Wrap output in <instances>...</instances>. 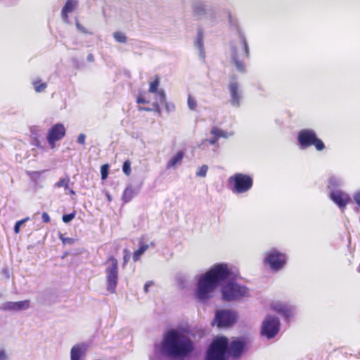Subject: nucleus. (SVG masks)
<instances>
[{"mask_svg": "<svg viewBox=\"0 0 360 360\" xmlns=\"http://www.w3.org/2000/svg\"><path fill=\"white\" fill-rule=\"evenodd\" d=\"M230 275L231 270L226 264L214 265L198 278L195 290L196 297L202 301L211 298L215 289Z\"/></svg>", "mask_w": 360, "mask_h": 360, "instance_id": "obj_1", "label": "nucleus"}, {"mask_svg": "<svg viewBox=\"0 0 360 360\" xmlns=\"http://www.w3.org/2000/svg\"><path fill=\"white\" fill-rule=\"evenodd\" d=\"M161 345L164 354L172 358L188 356L194 350L190 338L175 329H171L164 334Z\"/></svg>", "mask_w": 360, "mask_h": 360, "instance_id": "obj_2", "label": "nucleus"}, {"mask_svg": "<svg viewBox=\"0 0 360 360\" xmlns=\"http://www.w3.org/2000/svg\"><path fill=\"white\" fill-rule=\"evenodd\" d=\"M249 56L250 51L246 39L243 34H240L238 41L234 42L231 47V60L239 72H245L243 59Z\"/></svg>", "mask_w": 360, "mask_h": 360, "instance_id": "obj_3", "label": "nucleus"}, {"mask_svg": "<svg viewBox=\"0 0 360 360\" xmlns=\"http://www.w3.org/2000/svg\"><path fill=\"white\" fill-rule=\"evenodd\" d=\"M229 339L225 336L213 340L207 352L206 360H226Z\"/></svg>", "mask_w": 360, "mask_h": 360, "instance_id": "obj_4", "label": "nucleus"}, {"mask_svg": "<svg viewBox=\"0 0 360 360\" xmlns=\"http://www.w3.org/2000/svg\"><path fill=\"white\" fill-rule=\"evenodd\" d=\"M160 79L159 76L155 75L153 80L149 84L148 93L154 94L155 101L151 103V108H141L145 111H155L158 115H161L160 105L165 102L166 94L162 89H159Z\"/></svg>", "mask_w": 360, "mask_h": 360, "instance_id": "obj_5", "label": "nucleus"}, {"mask_svg": "<svg viewBox=\"0 0 360 360\" xmlns=\"http://www.w3.org/2000/svg\"><path fill=\"white\" fill-rule=\"evenodd\" d=\"M297 141L303 149L313 146L316 150L322 151L326 148L323 141L317 136L316 133L312 129H302L298 133Z\"/></svg>", "mask_w": 360, "mask_h": 360, "instance_id": "obj_6", "label": "nucleus"}, {"mask_svg": "<svg viewBox=\"0 0 360 360\" xmlns=\"http://www.w3.org/2000/svg\"><path fill=\"white\" fill-rule=\"evenodd\" d=\"M222 297L225 301H233L247 297L249 289L243 285L234 281H229L222 288Z\"/></svg>", "mask_w": 360, "mask_h": 360, "instance_id": "obj_7", "label": "nucleus"}, {"mask_svg": "<svg viewBox=\"0 0 360 360\" xmlns=\"http://www.w3.org/2000/svg\"><path fill=\"white\" fill-rule=\"evenodd\" d=\"M229 181L230 183L233 184L232 191L235 193H245L249 191L253 185L252 177L241 173L235 174L229 178Z\"/></svg>", "mask_w": 360, "mask_h": 360, "instance_id": "obj_8", "label": "nucleus"}, {"mask_svg": "<svg viewBox=\"0 0 360 360\" xmlns=\"http://www.w3.org/2000/svg\"><path fill=\"white\" fill-rule=\"evenodd\" d=\"M250 343V339L247 337L236 338L230 344L229 343L228 352L232 357L238 359L248 351Z\"/></svg>", "mask_w": 360, "mask_h": 360, "instance_id": "obj_9", "label": "nucleus"}, {"mask_svg": "<svg viewBox=\"0 0 360 360\" xmlns=\"http://www.w3.org/2000/svg\"><path fill=\"white\" fill-rule=\"evenodd\" d=\"M107 262H110V265L105 269L107 289L113 293L118 281V262L113 256L109 257Z\"/></svg>", "mask_w": 360, "mask_h": 360, "instance_id": "obj_10", "label": "nucleus"}, {"mask_svg": "<svg viewBox=\"0 0 360 360\" xmlns=\"http://www.w3.org/2000/svg\"><path fill=\"white\" fill-rule=\"evenodd\" d=\"M279 319L274 316L268 315L262 322L261 327V335L268 339L274 338L279 332Z\"/></svg>", "mask_w": 360, "mask_h": 360, "instance_id": "obj_11", "label": "nucleus"}, {"mask_svg": "<svg viewBox=\"0 0 360 360\" xmlns=\"http://www.w3.org/2000/svg\"><path fill=\"white\" fill-rule=\"evenodd\" d=\"M264 262L270 266L271 269L278 271L286 264L287 257L285 253L272 249L267 253Z\"/></svg>", "mask_w": 360, "mask_h": 360, "instance_id": "obj_12", "label": "nucleus"}, {"mask_svg": "<svg viewBox=\"0 0 360 360\" xmlns=\"http://www.w3.org/2000/svg\"><path fill=\"white\" fill-rule=\"evenodd\" d=\"M237 319L236 313L230 310H218L216 312L214 321L219 328L233 326Z\"/></svg>", "mask_w": 360, "mask_h": 360, "instance_id": "obj_13", "label": "nucleus"}, {"mask_svg": "<svg viewBox=\"0 0 360 360\" xmlns=\"http://www.w3.org/2000/svg\"><path fill=\"white\" fill-rule=\"evenodd\" d=\"M66 134V129L63 124L56 123L49 130L46 140L51 148L56 146V142L61 140Z\"/></svg>", "mask_w": 360, "mask_h": 360, "instance_id": "obj_14", "label": "nucleus"}, {"mask_svg": "<svg viewBox=\"0 0 360 360\" xmlns=\"http://www.w3.org/2000/svg\"><path fill=\"white\" fill-rule=\"evenodd\" d=\"M330 198L333 200L339 208L344 211L346 206L352 202L350 196L341 191H333L330 194Z\"/></svg>", "mask_w": 360, "mask_h": 360, "instance_id": "obj_15", "label": "nucleus"}, {"mask_svg": "<svg viewBox=\"0 0 360 360\" xmlns=\"http://www.w3.org/2000/svg\"><path fill=\"white\" fill-rule=\"evenodd\" d=\"M271 308L274 311L285 318H289L292 315V308L287 304L276 302L271 304Z\"/></svg>", "mask_w": 360, "mask_h": 360, "instance_id": "obj_16", "label": "nucleus"}, {"mask_svg": "<svg viewBox=\"0 0 360 360\" xmlns=\"http://www.w3.org/2000/svg\"><path fill=\"white\" fill-rule=\"evenodd\" d=\"M210 134L212 137L207 139V142L211 145H215L220 138L226 139L231 135V134H229L227 131L216 127H212L210 131Z\"/></svg>", "mask_w": 360, "mask_h": 360, "instance_id": "obj_17", "label": "nucleus"}, {"mask_svg": "<svg viewBox=\"0 0 360 360\" xmlns=\"http://www.w3.org/2000/svg\"><path fill=\"white\" fill-rule=\"evenodd\" d=\"M30 307L29 300H22L19 302H8L4 305V309L13 311H20L27 309Z\"/></svg>", "mask_w": 360, "mask_h": 360, "instance_id": "obj_18", "label": "nucleus"}, {"mask_svg": "<svg viewBox=\"0 0 360 360\" xmlns=\"http://www.w3.org/2000/svg\"><path fill=\"white\" fill-rule=\"evenodd\" d=\"M229 88L231 94V103L234 106L238 107L240 105V96L238 91V83H230Z\"/></svg>", "mask_w": 360, "mask_h": 360, "instance_id": "obj_19", "label": "nucleus"}, {"mask_svg": "<svg viewBox=\"0 0 360 360\" xmlns=\"http://www.w3.org/2000/svg\"><path fill=\"white\" fill-rule=\"evenodd\" d=\"M150 246H155V243L151 242L150 244H147L143 241V238L139 240V248L134 252L132 259L134 262L139 261L143 253L149 248Z\"/></svg>", "mask_w": 360, "mask_h": 360, "instance_id": "obj_20", "label": "nucleus"}, {"mask_svg": "<svg viewBox=\"0 0 360 360\" xmlns=\"http://www.w3.org/2000/svg\"><path fill=\"white\" fill-rule=\"evenodd\" d=\"M78 1L77 0H67L61 11V16L65 20H68V14L74 11Z\"/></svg>", "mask_w": 360, "mask_h": 360, "instance_id": "obj_21", "label": "nucleus"}, {"mask_svg": "<svg viewBox=\"0 0 360 360\" xmlns=\"http://www.w3.org/2000/svg\"><path fill=\"white\" fill-rule=\"evenodd\" d=\"M184 156V153L183 151H178V153L167 162V168L169 169L171 167H175L176 165H180L182 162Z\"/></svg>", "mask_w": 360, "mask_h": 360, "instance_id": "obj_22", "label": "nucleus"}, {"mask_svg": "<svg viewBox=\"0 0 360 360\" xmlns=\"http://www.w3.org/2000/svg\"><path fill=\"white\" fill-rule=\"evenodd\" d=\"M193 12L198 19L200 18L206 14L205 6L200 2L195 3L193 5Z\"/></svg>", "mask_w": 360, "mask_h": 360, "instance_id": "obj_23", "label": "nucleus"}, {"mask_svg": "<svg viewBox=\"0 0 360 360\" xmlns=\"http://www.w3.org/2000/svg\"><path fill=\"white\" fill-rule=\"evenodd\" d=\"M84 350L85 347L79 345L72 347L71 349V360H80V356Z\"/></svg>", "mask_w": 360, "mask_h": 360, "instance_id": "obj_24", "label": "nucleus"}, {"mask_svg": "<svg viewBox=\"0 0 360 360\" xmlns=\"http://www.w3.org/2000/svg\"><path fill=\"white\" fill-rule=\"evenodd\" d=\"M135 195V191L131 186H127L122 195V200L124 203L130 202Z\"/></svg>", "mask_w": 360, "mask_h": 360, "instance_id": "obj_25", "label": "nucleus"}, {"mask_svg": "<svg viewBox=\"0 0 360 360\" xmlns=\"http://www.w3.org/2000/svg\"><path fill=\"white\" fill-rule=\"evenodd\" d=\"M32 84L37 93L44 91L47 87V84L46 82H42L40 79L34 80Z\"/></svg>", "mask_w": 360, "mask_h": 360, "instance_id": "obj_26", "label": "nucleus"}, {"mask_svg": "<svg viewBox=\"0 0 360 360\" xmlns=\"http://www.w3.org/2000/svg\"><path fill=\"white\" fill-rule=\"evenodd\" d=\"M122 171L124 174L129 176L131 175V162L129 160H127L124 162L122 165Z\"/></svg>", "mask_w": 360, "mask_h": 360, "instance_id": "obj_27", "label": "nucleus"}, {"mask_svg": "<svg viewBox=\"0 0 360 360\" xmlns=\"http://www.w3.org/2000/svg\"><path fill=\"white\" fill-rule=\"evenodd\" d=\"M113 37L115 39L120 43H125L127 41V37L125 34L121 32H115L113 34Z\"/></svg>", "mask_w": 360, "mask_h": 360, "instance_id": "obj_28", "label": "nucleus"}, {"mask_svg": "<svg viewBox=\"0 0 360 360\" xmlns=\"http://www.w3.org/2000/svg\"><path fill=\"white\" fill-rule=\"evenodd\" d=\"M188 106L191 110H195L197 108V101L194 97L191 95H188Z\"/></svg>", "mask_w": 360, "mask_h": 360, "instance_id": "obj_29", "label": "nucleus"}, {"mask_svg": "<svg viewBox=\"0 0 360 360\" xmlns=\"http://www.w3.org/2000/svg\"><path fill=\"white\" fill-rule=\"evenodd\" d=\"M109 173V165L108 164H104L101 167V179L103 180H105Z\"/></svg>", "mask_w": 360, "mask_h": 360, "instance_id": "obj_30", "label": "nucleus"}, {"mask_svg": "<svg viewBox=\"0 0 360 360\" xmlns=\"http://www.w3.org/2000/svg\"><path fill=\"white\" fill-rule=\"evenodd\" d=\"M136 103L139 104H149L150 100L146 98L145 94H140L136 98Z\"/></svg>", "mask_w": 360, "mask_h": 360, "instance_id": "obj_31", "label": "nucleus"}, {"mask_svg": "<svg viewBox=\"0 0 360 360\" xmlns=\"http://www.w3.org/2000/svg\"><path fill=\"white\" fill-rule=\"evenodd\" d=\"M70 179L68 178L60 179L56 184V186L58 188L65 187L68 188L69 186Z\"/></svg>", "mask_w": 360, "mask_h": 360, "instance_id": "obj_32", "label": "nucleus"}, {"mask_svg": "<svg viewBox=\"0 0 360 360\" xmlns=\"http://www.w3.org/2000/svg\"><path fill=\"white\" fill-rule=\"evenodd\" d=\"M207 170H208V167L207 165H204L199 168L196 174H197V176L204 177L206 176Z\"/></svg>", "mask_w": 360, "mask_h": 360, "instance_id": "obj_33", "label": "nucleus"}, {"mask_svg": "<svg viewBox=\"0 0 360 360\" xmlns=\"http://www.w3.org/2000/svg\"><path fill=\"white\" fill-rule=\"evenodd\" d=\"M29 220V217H26L22 220L18 221L14 226V232L18 233L20 232V226L25 221Z\"/></svg>", "mask_w": 360, "mask_h": 360, "instance_id": "obj_34", "label": "nucleus"}, {"mask_svg": "<svg viewBox=\"0 0 360 360\" xmlns=\"http://www.w3.org/2000/svg\"><path fill=\"white\" fill-rule=\"evenodd\" d=\"M75 217V214L74 212L68 214H64L63 216V221L65 223H69Z\"/></svg>", "mask_w": 360, "mask_h": 360, "instance_id": "obj_35", "label": "nucleus"}, {"mask_svg": "<svg viewBox=\"0 0 360 360\" xmlns=\"http://www.w3.org/2000/svg\"><path fill=\"white\" fill-rule=\"evenodd\" d=\"M60 240H62L63 245L69 244L72 245L75 243V239L72 238H65L63 237L62 235L60 236Z\"/></svg>", "mask_w": 360, "mask_h": 360, "instance_id": "obj_36", "label": "nucleus"}, {"mask_svg": "<svg viewBox=\"0 0 360 360\" xmlns=\"http://www.w3.org/2000/svg\"><path fill=\"white\" fill-rule=\"evenodd\" d=\"M124 252L125 253V255L123 257V264H122L123 267L125 266V265L129 262V256L128 255V250L124 249Z\"/></svg>", "mask_w": 360, "mask_h": 360, "instance_id": "obj_37", "label": "nucleus"}, {"mask_svg": "<svg viewBox=\"0 0 360 360\" xmlns=\"http://www.w3.org/2000/svg\"><path fill=\"white\" fill-rule=\"evenodd\" d=\"M76 26L77 29L81 31L84 34H91V32H88V30L82 25H80L79 22H76Z\"/></svg>", "mask_w": 360, "mask_h": 360, "instance_id": "obj_38", "label": "nucleus"}, {"mask_svg": "<svg viewBox=\"0 0 360 360\" xmlns=\"http://www.w3.org/2000/svg\"><path fill=\"white\" fill-rule=\"evenodd\" d=\"M86 136L84 134H80L77 138V143L79 144H84Z\"/></svg>", "mask_w": 360, "mask_h": 360, "instance_id": "obj_39", "label": "nucleus"}, {"mask_svg": "<svg viewBox=\"0 0 360 360\" xmlns=\"http://www.w3.org/2000/svg\"><path fill=\"white\" fill-rule=\"evenodd\" d=\"M329 184H330L329 187H332V188L335 187L338 184L336 179L335 177L330 178Z\"/></svg>", "mask_w": 360, "mask_h": 360, "instance_id": "obj_40", "label": "nucleus"}, {"mask_svg": "<svg viewBox=\"0 0 360 360\" xmlns=\"http://www.w3.org/2000/svg\"><path fill=\"white\" fill-rule=\"evenodd\" d=\"M41 217L44 223H49L50 221V217L46 212H43Z\"/></svg>", "mask_w": 360, "mask_h": 360, "instance_id": "obj_41", "label": "nucleus"}, {"mask_svg": "<svg viewBox=\"0 0 360 360\" xmlns=\"http://www.w3.org/2000/svg\"><path fill=\"white\" fill-rule=\"evenodd\" d=\"M162 104H165V108H166V110L167 111H171V110H174V108H175V106L174 104H169V103H167L166 101L165 103H163Z\"/></svg>", "mask_w": 360, "mask_h": 360, "instance_id": "obj_42", "label": "nucleus"}, {"mask_svg": "<svg viewBox=\"0 0 360 360\" xmlns=\"http://www.w3.org/2000/svg\"><path fill=\"white\" fill-rule=\"evenodd\" d=\"M354 199L356 203L360 207V192L355 193L354 195Z\"/></svg>", "mask_w": 360, "mask_h": 360, "instance_id": "obj_43", "label": "nucleus"}, {"mask_svg": "<svg viewBox=\"0 0 360 360\" xmlns=\"http://www.w3.org/2000/svg\"><path fill=\"white\" fill-rule=\"evenodd\" d=\"M153 285V281H148L144 285V292L147 293L148 292V288Z\"/></svg>", "mask_w": 360, "mask_h": 360, "instance_id": "obj_44", "label": "nucleus"}, {"mask_svg": "<svg viewBox=\"0 0 360 360\" xmlns=\"http://www.w3.org/2000/svg\"><path fill=\"white\" fill-rule=\"evenodd\" d=\"M0 360H7V355L4 350L0 349Z\"/></svg>", "mask_w": 360, "mask_h": 360, "instance_id": "obj_45", "label": "nucleus"}, {"mask_svg": "<svg viewBox=\"0 0 360 360\" xmlns=\"http://www.w3.org/2000/svg\"><path fill=\"white\" fill-rule=\"evenodd\" d=\"M229 20H230V22H231V14H230V13L229 14Z\"/></svg>", "mask_w": 360, "mask_h": 360, "instance_id": "obj_46", "label": "nucleus"}, {"mask_svg": "<svg viewBox=\"0 0 360 360\" xmlns=\"http://www.w3.org/2000/svg\"><path fill=\"white\" fill-rule=\"evenodd\" d=\"M91 58H92V55H90L89 56V59H91Z\"/></svg>", "mask_w": 360, "mask_h": 360, "instance_id": "obj_47", "label": "nucleus"}, {"mask_svg": "<svg viewBox=\"0 0 360 360\" xmlns=\"http://www.w3.org/2000/svg\"><path fill=\"white\" fill-rule=\"evenodd\" d=\"M91 58H92V55H90L89 56V59H91Z\"/></svg>", "mask_w": 360, "mask_h": 360, "instance_id": "obj_48", "label": "nucleus"}, {"mask_svg": "<svg viewBox=\"0 0 360 360\" xmlns=\"http://www.w3.org/2000/svg\"><path fill=\"white\" fill-rule=\"evenodd\" d=\"M108 198L109 200H111L110 197L109 195L108 196Z\"/></svg>", "mask_w": 360, "mask_h": 360, "instance_id": "obj_49", "label": "nucleus"}]
</instances>
